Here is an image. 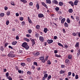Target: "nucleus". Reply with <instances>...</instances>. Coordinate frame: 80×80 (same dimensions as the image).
I'll return each mask as SVG.
<instances>
[{
    "label": "nucleus",
    "instance_id": "obj_22",
    "mask_svg": "<svg viewBox=\"0 0 80 80\" xmlns=\"http://www.w3.org/2000/svg\"><path fill=\"white\" fill-rule=\"evenodd\" d=\"M64 27H65L68 28V23H67L66 22H65L64 23Z\"/></svg>",
    "mask_w": 80,
    "mask_h": 80
},
{
    "label": "nucleus",
    "instance_id": "obj_52",
    "mask_svg": "<svg viewBox=\"0 0 80 80\" xmlns=\"http://www.w3.org/2000/svg\"><path fill=\"white\" fill-rule=\"evenodd\" d=\"M48 56H46L45 58V61H47V60L48 59Z\"/></svg>",
    "mask_w": 80,
    "mask_h": 80
},
{
    "label": "nucleus",
    "instance_id": "obj_60",
    "mask_svg": "<svg viewBox=\"0 0 80 80\" xmlns=\"http://www.w3.org/2000/svg\"><path fill=\"white\" fill-rule=\"evenodd\" d=\"M76 33H78V36L79 37H80V32H76Z\"/></svg>",
    "mask_w": 80,
    "mask_h": 80
},
{
    "label": "nucleus",
    "instance_id": "obj_44",
    "mask_svg": "<svg viewBox=\"0 0 80 80\" xmlns=\"http://www.w3.org/2000/svg\"><path fill=\"white\" fill-rule=\"evenodd\" d=\"M6 77L7 78H8V76H9V73H8V72H7L6 73Z\"/></svg>",
    "mask_w": 80,
    "mask_h": 80
},
{
    "label": "nucleus",
    "instance_id": "obj_41",
    "mask_svg": "<svg viewBox=\"0 0 80 80\" xmlns=\"http://www.w3.org/2000/svg\"><path fill=\"white\" fill-rule=\"evenodd\" d=\"M76 19L77 22H78V21H80V19H79V17L77 16L76 17Z\"/></svg>",
    "mask_w": 80,
    "mask_h": 80
},
{
    "label": "nucleus",
    "instance_id": "obj_3",
    "mask_svg": "<svg viewBox=\"0 0 80 80\" xmlns=\"http://www.w3.org/2000/svg\"><path fill=\"white\" fill-rule=\"evenodd\" d=\"M32 55H33L34 57H37V56L40 55V53L38 52H37L36 53H35V52H33Z\"/></svg>",
    "mask_w": 80,
    "mask_h": 80
},
{
    "label": "nucleus",
    "instance_id": "obj_36",
    "mask_svg": "<svg viewBox=\"0 0 80 80\" xmlns=\"http://www.w3.org/2000/svg\"><path fill=\"white\" fill-rule=\"evenodd\" d=\"M5 15V14L3 13H1L0 14V16H1V17H3Z\"/></svg>",
    "mask_w": 80,
    "mask_h": 80
},
{
    "label": "nucleus",
    "instance_id": "obj_23",
    "mask_svg": "<svg viewBox=\"0 0 80 80\" xmlns=\"http://www.w3.org/2000/svg\"><path fill=\"white\" fill-rule=\"evenodd\" d=\"M20 2H23L24 3H27V1L26 0H20Z\"/></svg>",
    "mask_w": 80,
    "mask_h": 80
},
{
    "label": "nucleus",
    "instance_id": "obj_24",
    "mask_svg": "<svg viewBox=\"0 0 80 80\" xmlns=\"http://www.w3.org/2000/svg\"><path fill=\"white\" fill-rule=\"evenodd\" d=\"M75 47H79V42H77L76 43L75 45Z\"/></svg>",
    "mask_w": 80,
    "mask_h": 80
},
{
    "label": "nucleus",
    "instance_id": "obj_42",
    "mask_svg": "<svg viewBox=\"0 0 80 80\" xmlns=\"http://www.w3.org/2000/svg\"><path fill=\"white\" fill-rule=\"evenodd\" d=\"M68 75L67 76L68 77V76H70V75H72V72H68Z\"/></svg>",
    "mask_w": 80,
    "mask_h": 80
},
{
    "label": "nucleus",
    "instance_id": "obj_8",
    "mask_svg": "<svg viewBox=\"0 0 80 80\" xmlns=\"http://www.w3.org/2000/svg\"><path fill=\"white\" fill-rule=\"evenodd\" d=\"M41 3H42V5H43V6H44V7H45V8H48V7H47V4H46L45 3L43 2H41Z\"/></svg>",
    "mask_w": 80,
    "mask_h": 80
},
{
    "label": "nucleus",
    "instance_id": "obj_47",
    "mask_svg": "<svg viewBox=\"0 0 80 80\" xmlns=\"http://www.w3.org/2000/svg\"><path fill=\"white\" fill-rule=\"evenodd\" d=\"M33 65H35L36 66H38V63L36 62H34Z\"/></svg>",
    "mask_w": 80,
    "mask_h": 80
},
{
    "label": "nucleus",
    "instance_id": "obj_40",
    "mask_svg": "<svg viewBox=\"0 0 80 80\" xmlns=\"http://www.w3.org/2000/svg\"><path fill=\"white\" fill-rule=\"evenodd\" d=\"M21 65L22 67H24V66H25V63L22 62L21 63Z\"/></svg>",
    "mask_w": 80,
    "mask_h": 80
},
{
    "label": "nucleus",
    "instance_id": "obj_34",
    "mask_svg": "<svg viewBox=\"0 0 80 80\" xmlns=\"http://www.w3.org/2000/svg\"><path fill=\"white\" fill-rule=\"evenodd\" d=\"M58 44L59 46H60V47H63V45L62 44L60 43V42H58Z\"/></svg>",
    "mask_w": 80,
    "mask_h": 80
},
{
    "label": "nucleus",
    "instance_id": "obj_63",
    "mask_svg": "<svg viewBox=\"0 0 80 80\" xmlns=\"http://www.w3.org/2000/svg\"><path fill=\"white\" fill-rule=\"evenodd\" d=\"M4 9L5 10H7V9H8V7L5 6L4 7Z\"/></svg>",
    "mask_w": 80,
    "mask_h": 80
},
{
    "label": "nucleus",
    "instance_id": "obj_20",
    "mask_svg": "<svg viewBox=\"0 0 80 80\" xmlns=\"http://www.w3.org/2000/svg\"><path fill=\"white\" fill-rule=\"evenodd\" d=\"M36 29H38V30L40 28V26H39V25H37L36 26Z\"/></svg>",
    "mask_w": 80,
    "mask_h": 80
},
{
    "label": "nucleus",
    "instance_id": "obj_39",
    "mask_svg": "<svg viewBox=\"0 0 80 80\" xmlns=\"http://www.w3.org/2000/svg\"><path fill=\"white\" fill-rule=\"evenodd\" d=\"M7 78H8V79L9 80H12V78L10 76H8Z\"/></svg>",
    "mask_w": 80,
    "mask_h": 80
},
{
    "label": "nucleus",
    "instance_id": "obj_48",
    "mask_svg": "<svg viewBox=\"0 0 80 80\" xmlns=\"http://www.w3.org/2000/svg\"><path fill=\"white\" fill-rule=\"evenodd\" d=\"M22 26H24L25 24V22L24 21H23L21 22Z\"/></svg>",
    "mask_w": 80,
    "mask_h": 80
},
{
    "label": "nucleus",
    "instance_id": "obj_38",
    "mask_svg": "<svg viewBox=\"0 0 80 80\" xmlns=\"http://www.w3.org/2000/svg\"><path fill=\"white\" fill-rule=\"evenodd\" d=\"M55 10L56 11V12H57L60 9V8L58 7H56L55 8Z\"/></svg>",
    "mask_w": 80,
    "mask_h": 80
},
{
    "label": "nucleus",
    "instance_id": "obj_10",
    "mask_svg": "<svg viewBox=\"0 0 80 80\" xmlns=\"http://www.w3.org/2000/svg\"><path fill=\"white\" fill-rule=\"evenodd\" d=\"M68 3L69 4H70L72 6V7H73L74 6V4L73 3V2L72 1H69L68 2Z\"/></svg>",
    "mask_w": 80,
    "mask_h": 80
},
{
    "label": "nucleus",
    "instance_id": "obj_19",
    "mask_svg": "<svg viewBox=\"0 0 80 80\" xmlns=\"http://www.w3.org/2000/svg\"><path fill=\"white\" fill-rule=\"evenodd\" d=\"M66 22L68 23H70V18H67V19L66 20Z\"/></svg>",
    "mask_w": 80,
    "mask_h": 80
},
{
    "label": "nucleus",
    "instance_id": "obj_14",
    "mask_svg": "<svg viewBox=\"0 0 80 80\" xmlns=\"http://www.w3.org/2000/svg\"><path fill=\"white\" fill-rule=\"evenodd\" d=\"M65 63L66 64L70 63V60L68 59H66L65 61Z\"/></svg>",
    "mask_w": 80,
    "mask_h": 80
},
{
    "label": "nucleus",
    "instance_id": "obj_21",
    "mask_svg": "<svg viewBox=\"0 0 80 80\" xmlns=\"http://www.w3.org/2000/svg\"><path fill=\"white\" fill-rule=\"evenodd\" d=\"M63 3L62 2H59V6H60L61 7L63 6Z\"/></svg>",
    "mask_w": 80,
    "mask_h": 80
},
{
    "label": "nucleus",
    "instance_id": "obj_30",
    "mask_svg": "<svg viewBox=\"0 0 80 80\" xmlns=\"http://www.w3.org/2000/svg\"><path fill=\"white\" fill-rule=\"evenodd\" d=\"M0 50H1L2 52H3V51H4V48H3V47L2 46L0 48Z\"/></svg>",
    "mask_w": 80,
    "mask_h": 80
},
{
    "label": "nucleus",
    "instance_id": "obj_6",
    "mask_svg": "<svg viewBox=\"0 0 80 80\" xmlns=\"http://www.w3.org/2000/svg\"><path fill=\"white\" fill-rule=\"evenodd\" d=\"M39 40L41 42H44V38L42 36H40Z\"/></svg>",
    "mask_w": 80,
    "mask_h": 80
},
{
    "label": "nucleus",
    "instance_id": "obj_13",
    "mask_svg": "<svg viewBox=\"0 0 80 80\" xmlns=\"http://www.w3.org/2000/svg\"><path fill=\"white\" fill-rule=\"evenodd\" d=\"M28 20L30 23H32V21L31 19H30V17H28Z\"/></svg>",
    "mask_w": 80,
    "mask_h": 80
},
{
    "label": "nucleus",
    "instance_id": "obj_11",
    "mask_svg": "<svg viewBox=\"0 0 80 80\" xmlns=\"http://www.w3.org/2000/svg\"><path fill=\"white\" fill-rule=\"evenodd\" d=\"M65 20H66L65 18H63L62 19L61 21V23H62V24L64 23V22H65Z\"/></svg>",
    "mask_w": 80,
    "mask_h": 80
},
{
    "label": "nucleus",
    "instance_id": "obj_7",
    "mask_svg": "<svg viewBox=\"0 0 80 80\" xmlns=\"http://www.w3.org/2000/svg\"><path fill=\"white\" fill-rule=\"evenodd\" d=\"M53 41L52 39H48L47 41V42L48 43V44H50L51 43H53Z\"/></svg>",
    "mask_w": 80,
    "mask_h": 80
},
{
    "label": "nucleus",
    "instance_id": "obj_55",
    "mask_svg": "<svg viewBox=\"0 0 80 80\" xmlns=\"http://www.w3.org/2000/svg\"><path fill=\"white\" fill-rule=\"evenodd\" d=\"M35 37H36L38 38V37H39V34H38V33H37L36 34Z\"/></svg>",
    "mask_w": 80,
    "mask_h": 80
},
{
    "label": "nucleus",
    "instance_id": "obj_31",
    "mask_svg": "<svg viewBox=\"0 0 80 80\" xmlns=\"http://www.w3.org/2000/svg\"><path fill=\"white\" fill-rule=\"evenodd\" d=\"M24 40H26V41H27V42H30V40L29 39H28L27 38H24Z\"/></svg>",
    "mask_w": 80,
    "mask_h": 80
},
{
    "label": "nucleus",
    "instance_id": "obj_37",
    "mask_svg": "<svg viewBox=\"0 0 80 80\" xmlns=\"http://www.w3.org/2000/svg\"><path fill=\"white\" fill-rule=\"evenodd\" d=\"M55 56L56 57H58L59 58H60V57H61V55H58V54H55Z\"/></svg>",
    "mask_w": 80,
    "mask_h": 80
},
{
    "label": "nucleus",
    "instance_id": "obj_32",
    "mask_svg": "<svg viewBox=\"0 0 80 80\" xmlns=\"http://www.w3.org/2000/svg\"><path fill=\"white\" fill-rule=\"evenodd\" d=\"M6 14L8 16H9L10 14V11H8L6 13Z\"/></svg>",
    "mask_w": 80,
    "mask_h": 80
},
{
    "label": "nucleus",
    "instance_id": "obj_2",
    "mask_svg": "<svg viewBox=\"0 0 80 80\" xmlns=\"http://www.w3.org/2000/svg\"><path fill=\"white\" fill-rule=\"evenodd\" d=\"M8 56L9 57H15L16 55L14 54V52L13 51H11L8 54Z\"/></svg>",
    "mask_w": 80,
    "mask_h": 80
},
{
    "label": "nucleus",
    "instance_id": "obj_58",
    "mask_svg": "<svg viewBox=\"0 0 80 80\" xmlns=\"http://www.w3.org/2000/svg\"><path fill=\"white\" fill-rule=\"evenodd\" d=\"M26 37H31V35L29 34H27L26 35Z\"/></svg>",
    "mask_w": 80,
    "mask_h": 80
},
{
    "label": "nucleus",
    "instance_id": "obj_59",
    "mask_svg": "<svg viewBox=\"0 0 80 80\" xmlns=\"http://www.w3.org/2000/svg\"><path fill=\"white\" fill-rule=\"evenodd\" d=\"M11 4L12 5H13V6H15V3H14L13 2H12Z\"/></svg>",
    "mask_w": 80,
    "mask_h": 80
},
{
    "label": "nucleus",
    "instance_id": "obj_5",
    "mask_svg": "<svg viewBox=\"0 0 80 80\" xmlns=\"http://www.w3.org/2000/svg\"><path fill=\"white\" fill-rule=\"evenodd\" d=\"M38 18H43V17H44V15L43 14L40 13L38 15Z\"/></svg>",
    "mask_w": 80,
    "mask_h": 80
},
{
    "label": "nucleus",
    "instance_id": "obj_56",
    "mask_svg": "<svg viewBox=\"0 0 80 80\" xmlns=\"http://www.w3.org/2000/svg\"><path fill=\"white\" fill-rule=\"evenodd\" d=\"M78 75L76 74L75 76V79H78Z\"/></svg>",
    "mask_w": 80,
    "mask_h": 80
},
{
    "label": "nucleus",
    "instance_id": "obj_26",
    "mask_svg": "<svg viewBox=\"0 0 80 80\" xmlns=\"http://www.w3.org/2000/svg\"><path fill=\"white\" fill-rule=\"evenodd\" d=\"M17 43V41H15V42H12V45H15Z\"/></svg>",
    "mask_w": 80,
    "mask_h": 80
},
{
    "label": "nucleus",
    "instance_id": "obj_1",
    "mask_svg": "<svg viewBox=\"0 0 80 80\" xmlns=\"http://www.w3.org/2000/svg\"><path fill=\"white\" fill-rule=\"evenodd\" d=\"M22 46L23 48H25L26 50H28L29 49V46L27 44V43L26 42H23L22 45Z\"/></svg>",
    "mask_w": 80,
    "mask_h": 80
},
{
    "label": "nucleus",
    "instance_id": "obj_51",
    "mask_svg": "<svg viewBox=\"0 0 80 80\" xmlns=\"http://www.w3.org/2000/svg\"><path fill=\"white\" fill-rule=\"evenodd\" d=\"M9 23H10V22H9V21L8 20L6 22V24L7 25H8Z\"/></svg>",
    "mask_w": 80,
    "mask_h": 80
},
{
    "label": "nucleus",
    "instance_id": "obj_25",
    "mask_svg": "<svg viewBox=\"0 0 80 80\" xmlns=\"http://www.w3.org/2000/svg\"><path fill=\"white\" fill-rule=\"evenodd\" d=\"M28 33L30 34V33H31L32 32V30L31 29H28Z\"/></svg>",
    "mask_w": 80,
    "mask_h": 80
},
{
    "label": "nucleus",
    "instance_id": "obj_49",
    "mask_svg": "<svg viewBox=\"0 0 80 80\" xmlns=\"http://www.w3.org/2000/svg\"><path fill=\"white\" fill-rule=\"evenodd\" d=\"M19 18L20 20L21 21H23V18L22 17H20Z\"/></svg>",
    "mask_w": 80,
    "mask_h": 80
},
{
    "label": "nucleus",
    "instance_id": "obj_27",
    "mask_svg": "<svg viewBox=\"0 0 80 80\" xmlns=\"http://www.w3.org/2000/svg\"><path fill=\"white\" fill-rule=\"evenodd\" d=\"M65 72V71H63L62 70H61L60 72V74H63V73H64Z\"/></svg>",
    "mask_w": 80,
    "mask_h": 80
},
{
    "label": "nucleus",
    "instance_id": "obj_54",
    "mask_svg": "<svg viewBox=\"0 0 80 80\" xmlns=\"http://www.w3.org/2000/svg\"><path fill=\"white\" fill-rule=\"evenodd\" d=\"M77 33H76L75 32H73L72 33V35L73 36H76V35H77Z\"/></svg>",
    "mask_w": 80,
    "mask_h": 80
},
{
    "label": "nucleus",
    "instance_id": "obj_16",
    "mask_svg": "<svg viewBox=\"0 0 80 80\" xmlns=\"http://www.w3.org/2000/svg\"><path fill=\"white\" fill-rule=\"evenodd\" d=\"M68 58L69 60H71L72 58V55L70 54L68 55Z\"/></svg>",
    "mask_w": 80,
    "mask_h": 80
},
{
    "label": "nucleus",
    "instance_id": "obj_12",
    "mask_svg": "<svg viewBox=\"0 0 80 80\" xmlns=\"http://www.w3.org/2000/svg\"><path fill=\"white\" fill-rule=\"evenodd\" d=\"M52 3L55 4H58V1L56 0H54L52 1Z\"/></svg>",
    "mask_w": 80,
    "mask_h": 80
},
{
    "label": "nucleus",
    "instance_id": "obj_43",
    "mask_svg": "<svg viewBox=\"0 0 80 80\" xmlns=\"http://www.w3.org/2000/svg\"><path fill=\"white\" fill-rule=\"evenodd\" d=\"M47 63L48 65H51V62L50 60H48L47 61Z\"/></svg>",
    "mask_w": 80,
    "mask_h": 80
},
{
    "label": "nucleus",
    "instance_id": "obj_53",
    "mask_svg": "<svg viewBox=\"0 0 80 80\" xmlns=\"http://www.w3.org/2000/svg\"><path fill=\"white\" fill-rule=\"evenodd\" d=\"M29 4L30 6H32L33 5V4L32 2H30Z\"/></svg>",
    "mask_w": 80,
    "mask_h": 80
},
{
    "label": "nucleus",
    "instance_id": "obj_35",
    "mask_svg": "<svg viewBox=\"0 0 80 80\" xmlns=\"http://www.w3.org/2000/svg\"><path fill=\"white\" fill-rule=\"evenodd\" d=\"M9 44V43H5L4 45V47L5 48H6V47H7V46Z\"/></svg>",
    "mask_w": 80,
    "mask_h": 80
},
{
    "label": "nucleus",
    "instance_id": "obj_62",
    "mask_svg": "<svg viewBox=\"0 0 80 80\" xmlns=\"http://www.w3.org/2000/svg\"><path fill=\"white\" fill-rule=\"evenodd\" d=\"M54 53H58V51L57 50H55L54 51Z\"/></svg>",
    "mask_w": 80,
    "mask_h": 80
},
{
    "label": "nucleus",
    "instance_id": "obj_15",
    "mask_svg": "<svg viewBox=\"0 0 80 80\" xmlns=\"http://www.w3.org/2000/svg\"><path fill=\"white\" fill-rule=\"evenodd\" d=\"M46 3H48V4H51L52 3V2L50 0H46Z\"/></svg>",
    "mask_w": 80,
    "mask_h": 80
},
{
    "label": "nucleus",
    "instance_id": "obj_50",
    "mask_svg": "<svg viewBox=\"0 0 80 80\" xmlns=\"http://www.w3.org/2000/svg\"><path fill=\"white\" fill-rule=\"evenodd\" d=\"M44 77L45 78H47V77H48V74L47 73L44 74Z\"/></svg>",
    "mask_w": 80,
    "mask_h": 80
},
{
    "label": "nucleus",
    "instance_id": "obj_9",
    "mask_svg": "<svg viewBox=\"0 0 80 80\" xmlns=\"http://www.w3.org/2000/svg\"><path fill=\"white\" fill-rule=\"evenodd\" d=\"M78 0H75L74 2V5L75 6L78 5Z\"/></svg>",
    "mask_w": 80,
    "mask_h": 80
},
{
    "label": "nucleus",
    "instance_id": "obj_4",
    "mask_svg": "<svg viewBox=\"0 0 80 80\" xmlns=\"http://www.w3.org/2000/svg\"><path fill=\"white\" fill-rule=\"evenodd\" d=\"M30 40L32 42V46H33L34 44H35V40H34V39H32L31 38H30Z\"/></svg>",
    "mask_w": 80,
    "mask_h": 80
},
{
    "label": "nucleus",
    "instance_id": "obj_64",
    "mask_svg": "<svg viewBox=\"0 0 80 80\" xmlns=\"http://www.w3.org/2000/svg\"><path fill=\"white\" fill-rule=\"evenodd\" d=\"M46 79V78H45L44 77H43L42 79V80H45Z\"/></svg>",
    "mask_w": 80,
    "mask_h": 80
},
{
    "label": "nucleus",
    "instance_id": "obj_29",
    "mask_svg": "<svg viewBox=\"0 0 80 80\" xmlns=\"http://www.w3.org/2000/svg\"><path fill=\"white\" fill-rule=\"evenodd\" d=\"M44 58H45V57H40L39 58V60H43Z\"/></svg>",
    "mask_w": 80,
    "mask_h": 80
},
{
    "label": "nucleus",
    "instance_id": "obj_18",
    "mask_svg": "<svg viewBox=\"0 0 80 80\" xmlns=\"http://www.w3.org/2000/svg\"><path fill=\"white\" fill-rule=\"evenodd\" d=\"M36 7L37 9V10L40 9V5L38 4V3H37L36 5Z\"/></svg>",
    "mask_w": 80,
    "mask_h": 80
},
{
    "label": "nucleus",
    "instance_id": "obj_61",
    "mask_svg": "<svg viewBox=\"0 0 80 80\" xmlns=\"http://www.w3.org/2000/svg\"><path fill=\"white\" fill-rule=\"evenodd\" d=\"M16 40H18L19 39V37H18V36H16Z\"/></svg>",
    "mask_w": 80,
    "mask_h": 80
},
{
    "label": "nucleus",
    "instance_id": "obj_46",
    "mask_svg": "<svg viewBox=\"0 0 80 80\" xmlns=\"http://www.w3.org/2000/svg\"><path fill=\"white\" fill-rule=\"evenodd\" d=\"M52 77V76L51 75H49L48 76V80H49L50 78H51Z\"/></svg>",
    "mask_w": 80,
    "mask_h": 80
},
{
    "label": "nucleus",
    "instance_id": "obj_45",
    "mask_svg": "<svg viewBox=\"0 0 80 80\" xmlns=\"http://www.w3.org/2000/svg\"><path fill=\"white\" fill-rule=\"evenodd\" d=\"M61 67L62 68H64L65 67V65L62 64L61 65Z\"/></svg>",
    "mask_w": 80,
    "mask_h": 80
},
{
    "label": "nucleus",
    "instance_id": "obj_28",
    "mask_svg": "<svg viewBox=\"0 0 80 80\" xmlns=\"http://www.w3.org/2000/svg\"><path fill=\"white\" fill-rule=\"evenodd\" d=\"M48 31V30L47 29V28H44V32L45 33H47Z\"/></svg>",
    "mask_w": 80,
    "mask_h": 80
},
{
    "label": "nucleus",
    "instance_id": "obj_57",
    "mask_svg": "<svg viewBox=\"0 0 80 80\" xmlns=\"http://www.w3.org/2000/svg\"><path fill=\"white\" fill-rule=\"evenodd\" d=\"M27 61L28 62H30L31 61V60L29 58H28L27 59Z\"/></svg>",
    "mask_w": 80,
    "mask_h": 80
},
{
    "label": "nucleus",
    "instance_id": "obj_17",
    "mask_svg": "<svg viewBox=\"0 0 80 80\" xmlns=\"http://www.w3.org/2000/svg\"><path fill=\"white\" fill-rule=\"evenodd\" d=\"M73 12V9L72 8H70L68 10V12L70 13H72Z\"/></svg>",
    "mask_w": 80,
    "mask_h": 80
},
{
    "label": "nucleus",
    "instance_id": "obj_33",
    "mask_svg": "<svg viewBox=\"0 0 80 80\" xmlns=\"http://www.w3.org/2000/svg\"><path fill=\"white\" fill-rule=\"evenodd\" d=\"M27 75H30L32 74V72L30 71H28L27 72Z\"/></svg>",
    "mask_w": 80,
    "mask_h": 80
}]
</instances>
